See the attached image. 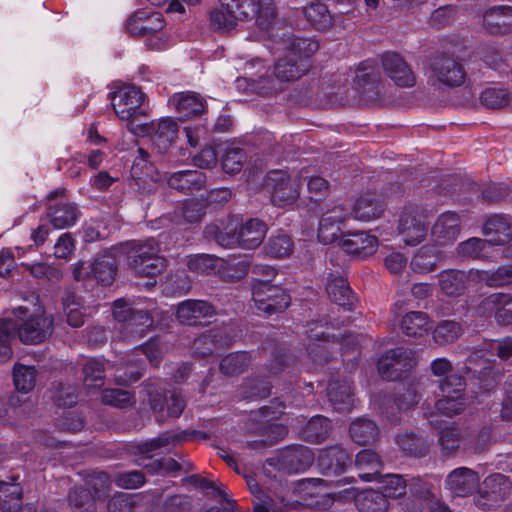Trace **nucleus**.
Wrapping results in <instances>:
<instances>
[{"label":"nucleus","instance_id":"1","mask_svg":"<svg viewBox=\"0 0 512 512\" xmlns=\"http://www.w3.org/2000/svg\"><path fill=\"white\" fill-rule=\"evenodd\" d=\"M275 18L273 0H220V7L210 13V22L217 30L229 31L238 21L256 20L268 30Z\"/></svg>","mask_w":512,"mask_h":512},{"label":"nucleus","instance_id":"2","mask_svg":"<svg viewBox=\"0 0 512 512\" xmlns=\"http://www.w3.org/2000/svg\"><path fill=\"white\" fill-rule=\"evenodd\" d=\"M319 49L310 38L290 37L284 42V55L274 66V76L280 82L295 81L310 68V57Z\"/></svg>","mask_w":512,"mask_h":512},{"label":"nucleus","instance_id":"3","mask_svg":"<svg viewBox=\"0 0 512 512\" xmlns=\"http://www.w3.org/2000/svg\"><path fill=\"white\" fill-rule=\"evenodd\" d=\"M129 267L140 276L154 277L166 268L160 245L154 238L133 240L122 247Z\"/></svg>","mask_w":512,"mask_h":512},{"label":"nucleus","instance_id":"4","mask_svg":"<svg viewBox=\"0 0 512 512\" xmlns=\"http://www.w3.org/2000/svg\"><path fill=\"white\" fill-rule=\"evenodd\" d=\"M464 65L455 57L437 55L431 59L428 69V80L439 88H456L464 84L466 79Z\"/></svg>","mask_w":512,"mask_h":512},{"label":"nucleus","instance_id":"5","mask_svg":"<svg viewBox=\"0 0 512 512\" xmlns=\"http://www.w3.org/2000/svg\"><path fill=\"white\" fill-rule=\"evenodd\" d=\"M252 300L255 308L266 315L284 311L290 304V297L279 285L269 279H253Z\"/></svg>","mask_w":512,"mask_h":512},{"label":"nucleus","instance_id":"6","mask_svg":"<svg viewBox=\"0 0 512 512\" xmlns=\"http://www.w3.org/2000/svg\"><path fill=\"white\" fill-rule=\"evenodd\" d=\"M264 189L270 194L275 206L283 207L294 203L299 195V179H292L283 170H272L267 173L263 183Z\"/></svg>","mask_w":512,"mask_h":512},{"label":"nucleus","instance_id":"7","mask_svg":"<svg viewBox=\"0 0 512 512\" xmlns=\"http://www.w3.org/2000/svg\"><path fill=\"white\" fill-rule=\"evenodd\" d=\"M324 325H328V321L324 324L322 321H313L307 325L306 351L317 365H324L331 361L336 352L333 351V346L338 345L334 340H329V335L323 331Z\"/></svg>","mask_w":512,"mask_h":512},{"label":"nucleus","instance_id":"8","mask_svg":"<svg viewBox=\"0 0 512 512\" xmlns=\"http://www.w3.org/2000/svg\"><path fill=\"white\" fill-rule=\"evenodd\" d=\"M416 364L414 353L411 349L398 347L387 351L377 363L378 372L383 379L394 381L402 376V373L411 370Z\"/></svg>","mask_w":512,"mask_h":512},{"label":"nucleus","instance_id":"9","mask_svg":"<svg viewBox=\"0 0 512 512\" xmlns=\"http://www.w3.org/2000/svg\"><path fill=\"white\" fill-rule=\"evenodd\" d=\"M16 324V331L19 339L24 344H39L48 339L54 329V319L52 315L40 311L20 325Z\"/></svg>","mask_w":512,"mask_h":512},{"label":"nucleus","instance_id":"10","mask_svg":"<svg viewBox=\"0 0 512 512\" xmlns=\"http://www.w3.org/2000/svg\"><path fill=\"white\" fill-rule=\"evenodd\" d=\"M144 98L139 88L127 86L115 93L112 105L120 119L134 121L146 115Z\"/></svg>","mask_w":512,"mask_h":512},{"label":"nucleus","instance_id":"11","mask_svg":"<svg viewBox=\"0 0 512 512\" xmlns=\"http://www.w3.org/2000/svg\"><path fill=\"white\" fill-rule=\"evenodd\" d=\"M398 229L407 245L421 243L427 234L423 210L417 206L405 207L399 218Z\"/></svg>","mask_w":512,"mask_h":512},{"label":"nucleus","instance_id":"12","mask_svg":"<svg viewBox=\"0 0 512 512\" xmlns=\"http://www.w3.org/2000/svg\"><path fill=\"white\" fill-rule=\"evenodd\" d=\"M511 488L512 483L507 476L491 474L483 480L476 504L482 509H490L503 501L510 494Z\"/></svg>","mask_w":512,"mask_h":512},{"label":"nucleus","instance_id":"13","mask_svg":"<svg viewBox=\"0 0 512 512\" xmlns=\"http://www.w3.org/2000/svg\"><path fill=\"white\" fill-rule=\"evenodd\" d=\"M461 229V215L455 211H445L433 223L431 239L438 246H449L458 239Z\"/></svg>","mask_w":512,"mask_h":512},{"label":"nucleus","instance_id":"14","mask_svg":"<svg viewBox=\"0 0 512 512\" xmlns=\"http://www.w3.org/2000/svg\"><path fill=\"white\" fill-rule=\"evenodd\" d=\"M142 130L151 138L153 147L161 155L166 154L177 138L178 125L170 118L143 124Z\"/></svg>","mask_w":512,"mask_h":512},{"label":"nucleus","instance_id":"15","mask_svg":"<svg viewBox=\"0 0 512 512\" xmlns=\"http://www.w3.org/2000/svg\"><path fill=\"white\" fill-rule=\"evenodd\" d=\"M33 404L15 392L0 396V424L14 425L19 420L27 419L32 412Z\"/></svg>","mask_w":512,"mask_h":512},{"label":"nucleus","instance_id":"16","mask_svg":"<svg viewBox=\"0 0 512 512\" xmlns=\"http://www.w3.org/2000/svg\"><path fill=\"white\" fill-rule=\"evenodd\" d=\"M384 73L400 87H412L415 76L405 59L396 52H385L381 56Z\"/></svg>","mask_w":512,"mask_h":512},{"label":"nucleus","instance_id":"17","mask_svg":"<svg viewBox=\"0 0 512 512\" xmlns=\"http://www.w3.org/2000/svg\"><path fill=\"white\" fill-rule=\"evenodd\" d=\"M246 484L253 496L254 512H286L288 502L284 497L272 494L271 491H264L252 476H245Z\"/></svg>","mask_w":512,"mask_h":512},{"label":"nucleus","instance_id":"18","mask_svg":"<svg viewBox=\"0 0 512 512\" xmlns=\"http://www.w3.org/2000/svg\"><path fill=\"white\" fill-rule=\"evenodd\" d=\"M216 314L215 307L204 300L188 299L177 306L176 317L178 321L186 325H199L203 319L213 317Z\"/></svg>","mask_w":512,"mask_h":512},{"label":"nucleus","instance_id":"19","mask_svg":"<svg viewBox=\"0 0 512 512\" xmlns=\"http://www.w3.org/2000/svg\"><path fill=\"white\" fill-rule=\"evenodd\" d=\"M339 246L347 254L365 259L376 252L378 240L365 232L347 233L339 241Z\"/></svg>","mask_w":512,"mask_h":512},{"label":"nucleus","instance_id":"20","mask_svg":"<svg viewBox=\"0 0 512 512\" xmlns=\"http://www.w3.org/2000/svg\"><path fill=\"white\" fill-rule=\"evenodd\" d=\"M479 482L480 477L476 471L467 467H459L447 475L445 486L455 496L465 497L478 488Z\"/></svg>","mask_w":512,"mask_h":512},{"label":"nucleus","instance_id":"21","mask_svg":"<svg viewBox=\"0 0 512 512\" xmlns=\"http://www.w3.org/2000/svg\"><path fill=\"white\" fill-rule=\"evenodd\" d=\"M164 27L161 13L137 11L128 20L126 29L132 36H145L160 31Z\"/></svg>","mask_w":512,"mask_h":512},{"label":"nucleus","instance_id":"22","mask_svg":"<svg viewBox=\"0 0 512 512\" xmlns=\"http://www.w3.org/2000/svg\"><path fill=\"white\" fill-rule=\"evenodd\" d=\"M204 236L209 241L214 240L223 248L240 246L238 223L234 219H229L226 223H221V225H207L204 229Z\"/></svg>","mask_w":512,"mask_h":512},{"label":"nucleus","instance_id":"23","mask_svg":"<svg viewBox=\"0 0 512 512\" xmlns=\"http://www.w3.org/2000/svg\"><path fill=\"white\" fill-rule=\"evenodd\" d=\"M482 232L490 237L488 240L490 244H506L512 237V219L504 214L492 215L484 223Z\"/></svg>","mask_w":512,"mask_h":512},{"label":"nucleus","instance_id":"24","mask_svg":"<svg viewBox=\"0 0 512 512\" xmlns=\"http://www.w3.org/2000/svg\"><path fill=\"white\" fill-rule=\"evenodd\" d=\"M150 406L153 411L161 413V418L164 417L165 409L167 417L178 418L186 407V400L176 391H167L163 395L160 393L152 394Z\"/></svg>","mask_w":512,"mask_h":512},{"label":"nucleus","instance_id":"25","mask_svg":"<svg viewBox=\"0 0 512 512\" xmlns=\"http://www.w3.org/2000/svg\"><path fill=\"white\" fill-rule=\"evenodd\" d=\"M483 26L493 35L506 34L512 31V7L496 6L488 9L483 15Z\"/></svg>","mask_w":512,"mask_h":512},{"label":"nucleus","instance_id":"26","mask_svg":"<svg viewBox=\"0 0 512 512\" xmlns=\"http://www.w3.org/2000/svg\"><path fill=\"white\" fill-rule=\"evenodd\" d=\"M350 462V456L340 446H333L324 450L318 458L319 467L327 475L343 473Z\"/></svg>","mask_w":512,"mask_h":512},{"label":"nucleus","instance_id":"27","mask_svg":"<svg viewBox=\"0 0 512 512\" xmlns=\"http://www.w3.org/2000/svg\"><path fill=\"white\" fill-rule=\"evenodd\" d=\"M282 466L289 472H300L309 468L314 462L312 450L305 446L288 447L280 455Z\"/></svg>","mask_w":512,"mask_h":512},{"label":"nucleus","instance_id":"28","mask_svg":"<svg viewBox=\"0 0 512 512\" xmlns=\"http://www.w3.org/2000/svg\"><path fill=\"white\" fill-rule=\"evenodd\" d=\"M267 225L258 218H251L244 223L238 224V235L240 247L244 249H255L263 242Z\"/></svg>","mask_w":512,"mask_h":512},{"label":"nucleus","instance_id":"29","mask_svg":"<svg viewBox=\"0 0 512 512\" xmlns=\"http://www.w3.org/2000/svg\"><path fill=\"white\" fill-rule=\"evenodd\" d=\"M355 466L359 478L364 481H375L380 478L383 464L380 456L375 451L364 449L357 453Z\"/></svg>","mask_w":512,"mask_h":512},{"label":"nucleus","instance_id":"30","mask_svg":"<svg viewBox=\"0 0 512 512\" xmlns=\"http://www.w3.org/2000/svg\"><path fill=\"white\" fill-rule=\"evenodd\" d=\"M200 434L201 432L195 430L181 432L166 431L158 437L138 445V450L141 454H148L164 447L175 446L183 441L191 440Z\"/></svg>","mask_w":512,"mask_h":512},{"label":"nucleus","instance_id":"31","mask_svg":"<svg viewBox=\"0 0 512 512\" xmlns=\"http://www.w3.org/2000/svg\"><path fill=\"white\" fill-rule=\"evenodd\" d=\"M167 182L173 189L191 193L204 187L206 176L203 172L197 170H183L172 173Z\"/></svg>","mask_w":512,"mask_h":512},{"label":"nucleus","instance_id":"32","mask_svg":"<svg viewBox=\"0 0 512 512\" xmlns=\"http://www.w3.org/2000/svg\"><path fill=\"white\" fill-rule=\"evenodd\" d=\"M327 396L333 408L339 412L349 411L354 406V396L348 381H331L327 388Z\"/></svg>","mask_w":512,"mask_h":512},{"label":"nucleus","instance_id":"33","mask_svg":"<svg viewBox=\"0 0 512 512\" xmlns=\"http://www.w3.org/2000/svg\"><path fill=\"white\" fill-rule=\"evenodd\" d=\"M326 290L329 298L337 305L346 310H352L356 302V297L350 289L348 281L341 277L335 276L328 280Z\"/></svg>","mask_w":512,"mask_h":512},{"label":"nucleus","instance_id":"34","mask_svg":"<svg viewBox=\"0 0 512 512\" xmlns=\"http://www.w3.org/2000/svg\"><path fill=\"white\" fill-rule=\"evenodd\" d=\"M18 476H12L8 481H0V510L15 512L22 503L23 488L17 482Z\"/></svg>","mask_w":512,"mask_h":512},{"label":"nucleus","instance_id":"35","mask_svg":"<svg viewBox=\"0 0 512 512\" xmlns=\"http://www.w3.org/2000/svg\"><path fill=\"white\" fill-rule=\"evenodd\" d=\"M467 275L464 271L448 269L441 271L438 282L441 291L450 297L461 296L466 291Z\"/></svg>","mask_w":512,"mask_h":512},{"label":"nucleus","instance_id":"36","mask_svg":"<svg viewBox=\"0 0 512 512\" xmlns=\"http://www.w3.org/2000/svg\"><path fill=\"white\" fill-rule=\"evenodd\" d=\"M440 260V254L434 246L424 245L411 259L410 268L415 273H428L436 269Z\"/></svg>","mask_w":512,"mask_h":512},{"label":"nucleus","instance_id":"37","mask_svg":"<svg viewBox=\"0 0 512 512\" xmlns=\"http://www.w3.org/2000/svg\"><path fill=\"white\" fill-rule=\"evenodd\" d=\"M383 206L373 195L367 194L358 198L354 204L352 215L360 221H372L381 217Z\"/></svg>","mask_w":512,"mask_h":512},{"label":"nucleus","instance_id":"38","mask_svg":"<svg viewBox=\"0 0 512 512\" xmlns=\"http://www.w3.org/2000/svg\"><path fill=\"white\" fill-rule=\"evenodd\" d=\"M349 433L355 443L367 445L377 439L379 429L374 421L361 417L351 423Z\"/></svg>","mask_w":512,"mask_h":512},{"label":"nucleus","instance_id":"39","mask_svg":"<svg viewBox=\"0 0 512 512\" xmlns=\"http://www.w3.org/2000/svg\"><path fill=\"white\" fill-rule=\"evenodd\" d=\"M170 101L182 118L194 117L204 111L203 100L195 93L176 94Z\"/></svg>","mask_w":512,"mask_h":512},{"label":"nucleus","instance_id":"40","mask_svg":"<svg viewBox=\"0 0 512 512\" xmlns=\"http://www.w3.org/2000/svg\"><path fill=\"white\" fill-rule=\"evenodd\" d=\"M331 431L330 420L322 415H316L309 420L301 434L307 442L320 443L329 437Z\"/></svg>","mask_w":512,"mask_h":512},{"label":"nucleus","instance_id":"41","mask_svg":"<svg viewBox=\"0 0 512 512\" xmlns=\"http://www.w3.org/2000/svg\"><path fill=\"white\" fill-rule=\"evenodd\" d=\"M50 221L56 229H65L75 224L78 218L76 206L69 202H60L50 207Z\"/></svg>","mask_w":512,"mask_h":512},{"label":"nucleus","instance_id":"42","mask_svg":"<svg viewBox=\"0 0 512 512\" xmlns=\"http://www.w3.org/2000/svg\"><path fill=\"white\" fill-rule=\"evenodd\" d=\"M355 504L360 512H386L388 501L379 491L364 490L355 495Z\"/></svg>","mask_w":512,"mask_h":512},{"label":"nucleus","instance_id":"43","mask_svg":"<svg viewBox=\"0 0 512 512\" xmlns=\"http://www.w3.org/2000/svg\"><path fill=\"white\" fill-rule=\"evenodd\" d=\"M429 421L432 426L439 429V444L442 448V452L447 456L454 454L459 449L463 440L460 429L454 426L441 428L440 424L433 416Z\"/></svg>","mask_w":512,"mask_h":512},{"label":"nucleus","instance_id":"44","mask_svg":"<svg viewBox=\"0 0 512 512\" xmlns=\"http://www.w3.org/2000/svg\"><path fill=\"white\" fill-rule=\"evenodd\" d=\"M464 333L460 322L455 320H443L434 328L432 336L435 343L444 346L457 341Z\"/></svg>","mask_w":512,"mask_h":512},{"label":"nucleus","instance_id":"45","mask_svg":"<svg viewBox=\"0 0 512 512\" xmlns=\"http://www.w3.org/2000/svg\"><path fill=\"white\" fill-rule=\"evenodd\" d=\"M90 272L101 285L109 286L114 281L117 272L116 261L110 255L100 256L90 266Z\"/></svg>","mask_w":512,"mask_h":512},{"label":"nucleus","instance_id":"46","mask_svg":"<svg viewBox=\"0 0 512 512\" xmlns=\"http://www.w3.org/2000/svg\"><path fill=\"white\" fill-rule=\"evenodd\" d=\"M153 323L154 320L147 311L138 310L123 326L125 337L142 338L151 329Z\"/></svg>","mask_w":512,"mask_h":512},{"label":"nucleus","instance_id":"47","mask_svg":"<svg viewBox=\"0 0 512 512\" xmlns=\"http://www.w3.org/2000/svg\"><path fill=\"white\" fill-rule=\"evenodd\" d=\"M429 317L421 311L406 313L401 321V329L404 334L410 337L422 336L428 330Z\"/></svg>","mask_w":512,"mask_h":512},{"label":"nucleus","instance_id":"48","mask_svg":"<svg viewBox=\"0 0 512 512\" xmlns=\"http://www.w3.org/2000/svg\"><path fill=\"white\" fill-rule=\"evenodd\" d=\"M95 497L88 489L75 486L68 493V502L74 512H96Z\"/></svg>","mask_w":512,"mask_h":512},{"label":"nucleus","instance_id":"49","mask_svg":"<svg viewBox=\"0 0 512 512\" xmlns=\"http://www.w3.org/2000/svg\"><path fill=\"white\" fill-rule=\"evenodd\" d=\"M304 16L307 21L319 31L329 29L333 24V19L326 5L323 3H313L305 7Z\"/></svg>","mask_w":512,"mask_h":512},{"label":"nucleus","instance_id":"50","mask_svg":"<svg viewBox=\"0 0 512 512\" xmlns=\"http://www.w3.org/2000/svg\"><path fill=\"white\" fill-rule=\"evenodd\" d=\"M251 363V356L247 352L230 353L220 361L219 369L227 376H234L244 372Z\"/></svg>","mask_w":512,"mask_h":512},{"label":"nucleus","instance_id":"51","mask_svg":"<svg viewBox=\"0 0 512 512\" xmlns=\"http://www.w3.org/2000/svg\"><path fill=\"white\" fill-rule=\"evenodd\" d=\"M484 303L486 306L494 305L496 307L495 317L498 323L512 324V299L508 295L495 293L486 298Z\"/></svg>","mask_w":512,"mask_h":512},{"label":"nucleus","instance_id":"52","mask_svg":"<svg viewBox=\"0 0 512 512\" xmlns=\"http://www.w3.org/2000/svg\"><path fill=\"white\" fill-rule=\"evenodd\" d=\"M264 249L270 257L286 258L292 254L294 244L290 236L281 233L270 236Z\"/></svg>","mask_w":512,"mask_h":512},{"label":"nucleus","instance_id":"53","mask_svg":"<svg viewBox=\"0 0 512 512\" xmlns=\"http://www.w3.org/2000/svg\"><path fill=\"white\" fill-rule=\"evenodd\" d=\"M37 371L34 366L15 364L13 368V382L18 392L29 393L36 384Z\"/></svg>","mask_w":512,"mask_h":512},{"label":"nucleus","instance_id":"54","mask_svg":"<svg viewBox=\"0 0 512 512\" xmlns=\"http://www.w3.org/2000/svg\"><path fill=\"white\" fill-rule=\"evenodd\" d=\"M468 406L465 394L442 395V398L435 403V409L442 415L452 417L462 413Z\"/></svg>","mask_w":512,"mask_h":512},{"label":"nucleus","instance_id":"55","mask_svg":"<svg viewBox=\"0 0 512 512\" xmlns=\"http://www.w3.org/2000/svg\"><path fill=\"white\" fill-rule=\"evenodd\" d=\"M83 380L88 388H100L104 385V362L99 359H88L83 365Z\"/></svg>","mask_w":512,"mask_h":512},{"label":"nucleus","instance_id":"56","mask_svg":"<svg viewBox=\"0 0 512 512\" xmlns=\"http://www.w3.org/2000/svg\"><path fill=\"white\" fill-rule=\"evenodd\" d=\"M478 278L490 287H502L512 284V265L500 266L496 270L478 272Z\"/></svg>","mask_w":512,"mask_h":512},{"label":"nucleus","instance_id":"57","mask_svg":"<svg viewBox=\"0 0 512 512\" xmlns=\"http://www.w3.org/2000/svg\"><path fill=\"white\" fill-rule=\"evenodd\" d=\"M381 483L382 493L387 498H399L406 492L407 480L398 474L380 475L377 480Z\"/></svg>","mask_w":512,"mask_h":512},{"label":"nucleus","instance_id":"58","mask_svg":"<svg viewBox=\"0 0 512 512\" xmlns=\"http://www.w3.org/2000/svg\"><path fill=\"white\" fill-rule=\"evenodd\" d=\"M489 245L491 244L486 239L472 237L460 242L456 247V253L461 258L480 259Z\"/></svg>","mask_w":512,"mask_h":512},{"label":"nucleus","instance_id":"59","mask_svg":"<svg viewBox=\"0 0 512 512\" xmlns=\"http://www.w3.org/2000/svg\"><path fill=\"white\" fill-rule=\"evenodd\" d=\"M407 486L409 487L411 493L416 498L412 501V505L406 503L407 512H421L423 509V501L428 499L430 495V488L428 485L422 481L420 478H410L407 480Z\"/></svg>","mask_w":512,"mask_h":512},{"label":"nucleus","instance_id":"60","mask_svg":"<svg viewBox=\"0 0 512 512\" xmlns=\"http://www.w3.org/2000/svg\"><path fill=\"white\" fill-rule=\"evenodd\" d=\"M219 333L213 332L202 335L194 341L193 352L197 357L204 358L210 355H218L222 344H219Z\"/></svg>","mask_w":512,"mask_h":512},{"label":"nucleus","instance_id":"61","mask_svg":"<svg viewBox=\"0 0 512 512\" xmlns=\"http://www.w3.org/2000/svg\"><path fill=\"white\" fill-rule=\"evenodd\" d=\"M16 333V324L11 319L0 321V363L9 361L12 357L10 342Z\"/></svg>","mask_w":512,"mask_h":512},{"label":"nucleus","instance_id":"62","mask_svg":"<svg viewBox=\"0 0 512 512\" xmlns=\"http://www.w3.org/2000/svg\"><path fill=\"white\" fill-rule=\"evenodd\" d=\"M480 102L490 109H501L510 102V93L504 88H487L480 95Z\"/></svg>","mask_w":512,"mask_h":512},{"label":"nucleus","instance_id":"63","mask_svg":"<svg viewBox=\"0 0 512 512\" xmlns=\"http://www.w3.org/2000/svg\"><path fill=\"white\" fill-rule=\"evenodd\" d=\"M137 152L138 155L135 157L131 167V176L136 180L152 178L154 166L150 160V154L143 148H138Z\"/></svg>","mask_w":512,"mask_h":512},{"label":"nucleus","instance_id":"64","mask_svg":"<svg viewBox=\"0 0 512 512\" xmlns=\"http://www.w3.org/2000/svg\"><path fill=\"white\" fill-rule=\"evenodd\" d=\"M88 491H92V496L95 499H100L105 496L110 488V478L105 472L94 471L87 475L85 479Z\"/></svg>","mask_w":512,"mask_h":512}]
</instances>
